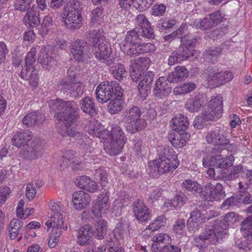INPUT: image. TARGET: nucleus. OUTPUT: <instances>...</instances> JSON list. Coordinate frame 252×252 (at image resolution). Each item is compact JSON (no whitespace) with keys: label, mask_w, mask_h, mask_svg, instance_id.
<instances>
[{"label":"nucleus","mask_w":252,"mask_h":252,"mask_svg":"<svg viewBox=\"0 0 252 252\" xmlns=\"http://www.w3.org/2000/svg\"><path fill=\"white\" fill-rule=\"evenodd\" d=\"M11 144L18 148L27 146L20 152V156L27 160H35L43 154V141L39 138H33L32 132L28 129L16 132L12 138Z\"/></svg>","instance_id":"obj_1"},{"label":"nucleus","mask_w":252,"mask_h":252,"mask_svg":"<svg viewBox=\"0 0 252 252\" xmlns=\"http://www.w3.org/2000/svg\"><path fill=\"white\" fill-rule=\"evenodd\" d=\"M159 158L148 162L147 172L153 178L176 169L179 164L177 155L172 147L159 146L157 148Z\"/></svg>","instance_id":"obj_2"},{"label":"nucleus","mask_w":252,"mask_h":252,"mask_svg":"<svg viewBox=\"0 0 252 252\" xmlns=\"http://www.w3.org/2000/svg\"><path fill=\"white\" fill-rule=\"evenodd\" d=\"M49 106L51 111L56 112L54 115L56 120L62 121L66 126L75 125L79 119L78 105L73 100L65 101L60 98L52 99L49 101Z\"/></svg>","instance_id":"obj_3"},{"label":"nucleus","mask_w":252,"mask_h":252,"mask_svg":"<svg viewBox=\"0 0 252 252\" xmlns=\"http://www.w3.org/2000/svg\"><path fill=\"white\" fill-rule=\"evenodd\" d=\"M90 35L89 41L93 45L92 51L96 59L111 66L113 61L108 60L112 53L110 44L104 36L96 31H93Z\"/></svg>","instance_id":"obj_4"},{"label":"nucleus","mask_w":252,"mask_h":252,"mask_svg":"<svg viewBox=\"0 0 252 252\" xmlns=\"http://www.w3.org/2000/svg\"><path fill=\"white\" fill-rule=\"evenodd\" d=\"M57 88L63 94L75 98L80 97L85 90V86L82 82L70 80L67 78L61 79L58 83Z\"/></svg>","instance_id":"obj_5"},{"label":"nucleus","mask_w":252,"mask_h":252,"mask_svg":"<svg viewBox=\"0 0 252 252\" xmlns=\"http://www.w3.org/2000/svg\"><path fill=\"white\" fill-rule=\"evenodd\" d=\"M116 90H123L115 81L101 82L95 90L96 98L98 102L104 103L115 96Z\"/></svg>","instance_id":"obj_6"},{"label":"nucleus","mask_w":252,"mask_h":252,"mask_svg":"<svg viewBox=\"0 0 252 252\" xmlns=\"http://www.w3.org/2000/svg\"><path fill=\"white\" fill-rule=\"evenodd\" d=\"M226 234V232L223 229L215 227L214 228L205 227L204 231L198 237L194 238V241L197 247L202 246L206 241L214 245L220 243L222 237Z\"/></svg>","instance_id":"obj_7"},{"label":"nucleus","mask_w":252,"mask_h":252,"mask_svg":"<svg viewBox=\"0 0 252 252\" xmlns=\"http://www.w3.org/2000/svg\"><path fill=\"white\" fill-rule=\"evenodd\" d=\"M198 39V36L190 33L181 37V45L176 52L182 61L187 60L194 55V49Z\"/></svg>","instance_id":"obj_8"},{"label":"nucleus","mask_w":252,"mask_h":252,"mask_svg":"<svg viewBox=\"0 0 252 252\" xmlns=\"http://www.w3.org/2000/svg\"><path fill=\"white\" fill-rule=\"evenodd\" d=\"M200 195L205 201H214L221 200L225 197V193L220 183H217L215 186L208 183L202 187Z\"/></svg>","instance_id":"obj_9"},{"label":"nucleus","mask_w":252,"mask_h":252,"mask_svg":"<svg viewBox=\"0 0 252 252\" xmlns=\"http://www.w3.org/2000/svg\"><path fill=\"white\" fill-rule=\"evenodd\" d=\"M89 50L87 42L77 39L71 42L69 51L74 60L84 63L87 60Z\"/></svg>","instance_id":"obj_10"},{"label":"nucleus","mask_w":252,"mask_h":252,"mask_svg":"<svg viewBox=\"0 0 252 252\" xmlns=\"http://www.w3.org/2000/svg\"><path fill=\"white\" fill-rule=\"evenodd\" d=\"M151 60L148 57H140L130 61V76L135 82L140 80L145 74V70Z\"/></svg>","instance_id":"obj_11"},{"label":"nucleus","mask_w":252,"mask_h":252,"mask_svg":"<svg viewBox=\"0 0 252 252\" xmlns=\"http://www.w3.org/2000/svg\"><path fill=\"white\" fill-rule=\"evenodd\" d=\"M207 109L204 110L205 118L210 119V121H216L220 118L222 113V98L220 96L212 98L209 102Z\"/></svg>","instance_id":"obj_12"},{"label":"nucleus","mask_w":252,"mask_h":252,"mask_svg":"<svg viewBox=\"0 0 252 252\" xmlns=\"http://www.w3.org/2000/svg\"><path fill=\"white\" fill-rule=\"evenodd\" d=\"M220 130L216 129L213 131L209 132L206 137V140L208 143H212L215 145L212 148V153L219 154L220 153L229 143V140L225 139L222 134L220 133Z\"/></svg>","instance_id":"obj_13"},{"label":"nucleus","mask_w":252,"mask_h":252,"mask_svg":"<svg viewBox=\"0 0 252 252\" xmlns=\"http://www.w3.org/2000/svg\"><path fill=\"white\" fill-rule=\"evenodd\" d=\"M103 127H89V132L90 134L102 139L104 143H108L110 140L116 138L120 131H123L120 127H112L110 131Z\"/></svg>","instance_id":"obj_14"},{"label":"nucleus","mask_w":252,"mask_h":252,"mask_svg":"<svg viewBox=\"0 0 252 252\" xmlns=\"http://www.w3.org/2000/svg\"><path fill=\"white\" fill-rule=\"evenodd\" d=\"M172 81L168 77H160L156 80L154 86L153 94L157 99H162L167 96L171 92Z\"/></svg>","instance_id":"obj_15"},{"label":"nucleus","mask_w":252,"mask_h":252,"mask_svg":"<svg viewBox=\"0 0 252 252\" xmlns=\"http://www.w3.org/2000/svg\"><path fill=\"white\" fill-rule=\"evenodd\" d=\"M132 210L136 219L139 223L148 221L152 217V211L141 200H135L132 205Z\"/></svg>","instance_id":"obj_16"},{"label":"nucleus","mask_w":252,"mask_h":252,"mask_svg":"<svg viewBox=\"0 0 252 252\" xmlns=\"http://www.w3.org/2000/svg\"><path fill=\"white\" fill-rule=\"evenodd\" d=\"M126 140L123 131H120L116 138L112 139L110 142L105 144L104 150L110 156L117 155L122 152Z\"/></svg>","instance_id":"obj_17"},{"label":"nucleus","mask_w":252,"mask_h":252,"mask_svg":"<svg viewBox=\"0 0 252 252\" xmlns=\"http://www.w3.org/2000/svg\"><path fill=\"white\" fill-rule=\"evenodd\" d=\"M188 127H177L173 129L169 138L172 145L176 148L185 146L190 137V134L186 132Z\"/></svg>","instance_id":"obj_18"},{"label":"nucleus","mask_w":252,"mask_h":252,"mask_svg":"<svg viewBox=\"0 0 252 252\" xmlns=\"http://www.w3.org/2000/svg\"><path fill=\"white\" fill-rule=\"evenodd\" d=\"M233 77V74L229 71H214L208 75L207 81L210 85L218 87L230 81Z\"/></svg>","instance_id":"obj_19"},{"label":"nucleus","mask_w":252,"mask_h":252,"mask_svg":"<svg viewBox=\"0 0 252 252\" xmlns=\"http://www.w3.org/2000/svg\"><path fill=\"white\" fill-rule=\"evenodd\" d=\"M223 19L220 11L213 12L201 20L196 26L201 30H208L217 26Z\"/></svg>","instance_id":"obj_20"},{"label":"nucleus","mask_w":252,"mask_h":252,"mask_svg":"<svg viewBox=\"0 0 252 252\" xmlns=\"http://www.w3.org/2000/svg\"><path fill=\"white\" fill-rule=\"evenodd\" d=\"M190 214L187 225L189 231H195L199 229L200 224L205 222L206 217L203 212L197 208L192 211Z\"/></svg>","instance_id":"obj_21"},{"label":"nucleus","mask_w":252,"mask_h":252,"mask_svg":"<svg viewBox=\"0 0 252 252\" xmlns=\"http://www.w3.org/2000/svg\"><path fill=\"white\" fill-rule=\"evenodd\" d=\"M154 76L155 74L153 71H148L143 78L140 80L138 90L140 97L143 101L146 99L150 93Z\"/></svg>","instance_id":"obj_22"},{"label":"nucleus","mask_w":252,"mask_h":252,"mask_svg":"<svg viewBox=\"0 0 252 252\" xmlns=\"http://www.w3.org/2000/svg\"><path fill=\"white\" fill-rule=\"evenodd\" d=\"M54 58L52 53V47L47 46L40 49L38 61L43 68L49 69L55 63Z\"/></svg>","instance_id":"obj_23"},{"label":"nucleus","mask_w":252,"mask_h":252,"mask_svg":"<svg viewBox=\"0 0 252 252\" xmlns=\"http://www.w3.org/2000/svg\"><path fill=\"white\" fill-rule=\"evenodd\" d=\"M62 19L65 26L71 30L78 29L82 25L81 13L63 12Z\"/></svg>","instance_id":"obj_24"},{"label":"nucleus","mask_w":252,"mask_h":252,"mask_svg":"<svg viewBox=\"0 0 252 252\" xmlns=\"http://www.w3.org/2000/svg\"><path fill=\"white\" fill-rule=\"evenodd\" d=\"M91 200L90 195L83 190L76 191L72 194L73 207L77 210H81L86 208Z\"/></svg>","instance_id":"obj_25"},{"label":"nucleus","mask_w":252,"mask_h":252,"mask_svg":"<svg viewBox=\"0 0 252 252\" xmlns=\"http://www.w3.org/2000/svg\"><path fill=\"white\" fill-rule=\"evenodd\" d=\"M126 115L125 122L130 124L131 126H140L143 120L141 119L142 115L141 109L136 106H132L129 109L126 110Z\"/></svg>","instance_id":"obj_26"},{"label":"nucleus","mask_w":252,"mask_h":252,"mask_svg":"<svg viewBox=\"0 0 252 252\" xmlns=\"http://www.w3.org/2000/svg\"><path fill=\"white\" fill-rule=\"evenodd\" d=\"M115 92V96L112 99H110L108 106V112L111 114H115L121 111L124 104V100L122 99L123 94V90H116Z\"/></svg>","instance_id":"obj_27"},{"label":"nucleus","mask_w":252,"mask_h":252,"mask_svg":"<svg viewBox=\"0 0 252 252\" xmlns=\"http://www.w3.org/2000/svg\"><path fill=\"white\" fill-rule=\"evenodd\" d=\"M45 225L47 226L48 229L52 227V229H55V231L58 233L62 234V230H66L67 228V224L64 223L63 215H55V216H51L50 219L48 220L45 222Z\"/></svg>","instance_id":"obj_28"},{"label":"nucleus","mask_w":252,"mask_h":252,"mask_svg":"<svg viewBox=\"0 0 252 252\" xmlns=\"http://www.w3.org/2000/svg\"><path fill=\"white\" fill-rule=\"evenodd\" d=\"M110 203L109 202V193L103 192L100 193L98 197L94 201L93 206V211H98L97 214H101L105 213L109 208Z\"/></svg>","instance_id":"obj_29"},{"label":"nucleus","mask_w":252,"mask_h":252,"mask_svg":"<svg viewBox=\"0 0 252 252\" xmlns=\"http://www.w3.org/2000/svg\"><path fill=\"white\" fill-rule=\"evenodd\" d=\"M23 22L27 27L35 28L37 31L40 24L39 11L34 9L27 11L23 18Z\"/></svg>","instance_id":"obj_30"},{"label":"nucleus","mask_w":252,"mask_h":252,"mask_svg":"<svg viewBox=\"0 0 252 252\" xmlns=\"http://www.w3.org/2000/svg\"><path fill=\"white\" fill-rule=\"evenodd\" d=\"M45 120L44 115L36 111L27 114L23 119V123L26 126H35L42 125Z\"/></svg>","instance_id":"obj_31"},{"label":"nucleus","mask_w":252,"mask_h":252,"mask_svg":"<svg viewBox=\"0 0 252 252\" xmlns=\"http://www.w3.org/2000/svg\"><path fill=\"white\" fill-rule=\"evenodd\" d=\"M38 70L35 68L28 69L26 67H23L20 73L21 78L27 80L29 81L30 85L33 87L37 86L38 83Z\"/></svg>","instance_id":"obj_32"},{"label":"nucleus","mask_w":252,"mask_h":252,"mask_svg":"<svg viewBox=\"0 0 252 252\" xmlns=\"http://www.w3.org/2000/svg\"><path fill=\"white\" fill-rule=\"evenodd\" d=\"M92 234V230L89 225H85L81 227L77 233V243L80 246L89 244Z\"/></svg>","instance_id":"obj_33"},{"label":"nucleus","mask_w":252,"mask_h":252,"mask_svg":"<svg viewBox=\"0 0 252 252\" xmlns=\"http://www.w3.org/2000/svg\"><path fill=\"white\" fill-rule=\"evenodd\" d=\"M153 243L151 246V250L153 252H157L163 247L161 244L164 245L169 244L171 241L170 236L166 233H159L154 236L152 238Z\"/></svg>","instance_id":"obj_34"},{"label":"nucleus","mask_w":252,"mask_h":252,"mask_svg":"<svg viewBox=\"0 0 252 252\" xmlns=\"http://www.w3.org/2000/svg\"><path fill=\"white\" fill-rule=\"evenodd\" d=\"M203 104V95L197 94L194 97L189 98L185 103V108L189 112H197L200 110Z\"/></svg>","instance_id":"obj_35"},{"label":"nucleus","mask_w":252,"mask_h":252,"mask_svg":"<svg viewBox=\"0 0 252 252\" xmlns=\"http://www.w3.org/2000/svg\"><path fill=\"white\" fill-rule=\"evenodd\" d=\"M79 105L83 112L93 116L96 114V108L95 103L90 96H86L82 99L79 102Z\"/></svg>","instance_id":"obj_36"},{"label":"nucleus","mask_w":252,"mask_h":252,"mask_svg":"<svg viewBox=\"0 0 252 252\" xmlns=\"http://www.w3.org/2000/svg\"><path fill=\"white\" fill-rule=\"evenodd\" d=\"M188 74V71L185 67L178 66L175 67L174 71L168 74V80L173 83L178 82L187 77Z\"/></svg>","instance_id":"obj_37"},{"label":"nucleus","mask_w":252,"mask_h":252,"mask_svg":"<svg viewBox=\"0 0 252 252\" xmlns=\"http://www.w3.org/2000/svg\"><path fill=\"white\" fill-rule=\"evenodd\" d=\"M222 51V49L219 47L206 50L203 53L204 60L207 63H216L218 62V58L221 54Z\"/></svg>","instance_id":"obj_38"},{"label":"nucleus","mask_w":252,"mask_h":252,"mask_svg":"<svg viewBox=\"0 0 252 252\" xmlns=\"http://www.w3.org/2000/svg\"><path fill=\"white\" fill-rule=\"evenodd\" d=\"M53 23L52 16L49 15L45 16L43 19L42 23H40V26L37 29V32L42 36H45L51 30Z\"/></svg>","instance_id":"obj_39"},{"label":"nucleus","mask_w":252,"mask_h":252,"mask_svg":"<svg viewBox=\"0 0 252 252\" xmlns=\"http://www.w3.org/2000/svg\"><path fill=\"white\" fill-rule=\"evenodd\" d=\"M23 226V222L20 220L14 219L10 221L9 224L8 232L9 237L11 240L16 239Z\"/></svg>","instance_id":"obj_40"},{"label":"nucleus","mask_w":252,"mask_h":252,"mask_svg":"<svg viewBox=\"0 0 252 252\" xmlns=\"http://www.w3.org/2000/svg\"><path fill=\"white\" fill-rule=\"evenodd\" d=\"M111 65L110 70L115 78L121 80L126 76L127 72L123 64L113 62Z\"/></svg>","instance_id":"obj_41"},{"label":"nucleus","mask_w":252,"mask_h":252,"mask_svg":"<svg viewBox=\"0 0 252 252\" xmlns=\"http://www.w3.org/2000/svg\"><path fill=\"white\" fill-rule=\"evenodd\" d=\"M106 230V222L101 218H97L94 225V235L99 240L104 238V234Z\"/></svg>","instance_id":"obj_42"},{"label":"nucleus","mask_w":252,"mask_h":252,"mask_svg":"<svg viewBox=\"0 0 252 252\" xmlns=\"http://www.w3.org/2000/svg\"><path fill=\"white\" fill-rule=\"evenodd\" d=\"M177 21L172 17H163L158 20L157 23V28L160 32L172 28L175 25Z\"/></svg>","instance_id":"obj_43"},{"label":"nucleus","mask_w":252,"mask_h":252,"mask_svg":"<svg viewBox=\"0 0 252 252\" xmlns=\"http://www.w3.org/2000/svg\"><path fill=\"white\" fill-rule=\"evenodd\" d=\"M124 54L130 57H136L140 54L139 44H123L121 47Z\"/></svg>","instance_id":"obj_44"},{"label":"nucleus","mask_w":252,"mask_h":252,"mask_svg":"<svg viewBox=\"0 0 252 252\" xmlns=\"http://www.w3.org/2000/svg\"><path fill=\"white\" fill-rule=\"evenodd\" d=\"M82 4L78 0H70L64 6V12L81 13Z\"/></svg>","instance_id":"obj_45"},{"label":"nucleus","mask_w":252,"mask_h":252,"mask_svg":"<svg viewBox=\"0 0 252 252\" xmlns=\"http://www.w3.org/2000/svg\"><path fill=\"white\" fill-rule=\"evenodd\" d=\"M182 189L186 192L194 194L197 192L200 189V185L196 182L191 180H186L182 184Z\"/></svg>","instance_id":"obj_46"},{"label":"nucleus","mask_w":252,"mask_h":252,"mask_svg":"<svg viewBox=\"0 0 252 252\" xmlns=\"http://www.w3.org/2000/svg\"><path fill=\"white\" fill-rule=\"evenodd\" d=\"M196 86L195 83L188 82L174 88L173 92L176 95L184 94L193 91L196 88Z\"/></svg>","instance_id":"obj_47"},{"label":"nucleus","mask_w":252,"mask_h":252,"mask_svg":"<svg viewBox=\"0 0 252 252\" xmlns=\"http://www.w3.org/2000/svg\"><path fill=\"white\" fill-rule=\"evenodd\" d=\"M170 123V126L173 125V126H189V125L187 117L180 113L173 117Z\"/></svg>","instance_id":"obj_48"},{"label":"nucleus","mask_w":252,"mask_h":252,"mask_svg":"<svg viewBox=\"0 0 252 252\" xmlns=\"http://www.w3.org/2000/svg\"><path fill=\"white\" fill-rule=\"evenodd\" d=\"M234 157L232 156L224 158L221 155H218L217 167L226 169L232 165Z\"/></svg>","instance_id":"obj_49"},{"label":"nucleus","mask_w":252,"mask_h":252,"mask_svg":"<svg viewBox=\"0 0 252 252\" xmlns=\"http://www.w3.org/2000/svg\"><path fill=\"white\" fill-rule=\"evenodd\" d=\"M36 48L32 47L28 53L25 58V65L23 67H27L28 69L35 68L33 66V63L35 62Z\"/></svg>","instance_id":"obj_50"},{"label":"nucleus","mask_w":252,"mask_h":252,"mask_svg":"<svg viewBox=\"0 0 252 252\" xmlns=\"http://www.w3.org/2000/svg\"><path fill=\"white\" fill-rule=\"evenodd\" d=\"M165 221V219L164 216H158L146 227L144 231L148 229L151 230L152 232L156 231L164 225Z\"/></svg>","instance_id":"obj_51"},{"label":"nucleus","mask_w":252,"mask_h":252,"mask_svg":"<svg viewBox=\"0 0 252 252\" xmlns=\"http://www.w3.org/2000/svg\"><path fill=\"white\" fill-rule=\"evenodd\" d=\"M139 39V34H138V32L135 30H132L127 32L123 44H137V41Z\"/></svg>","instance_id":"obj_52"},{"label":"nucleus","mask_w":252,"mask_h":252,"mask_svg":"<svg viewBox=\"0 0 252 252\" xmlns=\"http://www.w3.org/2000/svg\"><path fill=\"white\" fill-rule=\"evenodd\" d=\"M33 0H15L14 8L21 12L28 11L30 9Z\"/></svg>","instance_id":"obj_53"},{"label":"nucleus","mask_w":252,"mask_h":252,"mask_svg":"<svg viewBox=\"0 0 252 252\" xmlns=\"http://www.w3.org/2000/svg\"><path fill=\"white\" fill-rule=\"evenodd\" d=\"M237 219V214L235 212H230L226 214L222 221L223 224V227L220 229H224L226 232L227 226L231 225L235 222Z\"/></svg>","instance_id":"obj_54"},{"label":"nucleus","mask_w":252,"mask_h":252,"mask_svg":"<svg viewBox=\"0 0 252 252\" xmlns=\"http://www.w3.org/2000/svg\"><path fill=\"white\" fill-rule=\"evenodd\" d=\"M156 0H135L134 7L140 11H145L149 8Z\"/></svg>","instance_id":"obj_55"},{"label":"nucleus","mask_w":252,"mask_h":252,"mask_svg":"<svg viewBox=\"0 0 252 252\" xmlns=\"http://www.w3.org/2000/svg\"><path fill=\"white\" fill-rule=\"evenodd\" d=\"M94 176L96 180L100 181L102 185L106 184L107 181V174L104 167L101 166L95 170Z\"/></svg>","instance_id":"obj_56"},{"label":"nucleus","mask_w":252,"mask_h":252,"mask_svg":"<svg viewBox=\"0 0 252 252\" xmlns=\"http://www.w3.org/2000/svg\"><path fill=\"white\" fill-rule=\"evenodd\" d=\"M186 223L184 219H178L173 225V231L177 234L182 235L185 232Z\"/></svg>","instance_id":"obj_57"},{"label":"nucleus","mask_w":252,"mask_h":252,"mask_svg":"<svg viewBox=\"0 0 252 252\" xmlns=\"http://www.w3.org/2000/svg\"><path fill=\"white\" fill-rule=\"evenodd\" d=\"M48 206L53 213L52 216H55V215H63V207L60 201L54 202L53 201H50L48 202Z\"/></svg>","instance_id":"obj_58"},{"label":"nucleus","mask_w":252,"mask_h":252,"mask_svg":"<svg viewBox=\"0 0 252 252\" xmlns=\"http://www.w3.org/2000/svg\"><path fill=\"white\" fill-rule=\"evenodd\" d=\"M103 10V8L101 6L96 7L92 11L91 21L92 23H96L101 20Z\"/></svg>","instance_id":"obj_59"},{"label":"nucleus","mask_w":252,"mask_h":252,"mask_svg":"<svg viewBox=\"0 0 252 252\" xmlns=\"http://www.w3.org/2000/svg\"><path fill=\"white\" fill-rule=\"evenodd\" d=\"M166 9V7L163 3H156L152 7V15L158 17L163 16Z\"/></svg>","instance_id":"obj_60"},{"label":"nucleus","mask_w":252,"mask_h":252,"mask_svg":"<svg viewBox=\"0 0 252 252\" xmlns=\"http://www.w3.org/2000/svg\"><path fill=\"white\" fill-rule=\"evenodd\" d=\"M105 243L107 249L114 248L118 245V239L113 232H110L106 237Z\"/></svg>","instance_id":"obj_61"},{"label":"nucleus","mask_w":252,"mask_h":252,"mask_svg":"<svg viewBox=\"0 0 252 252\" xmlns=\"http://www.w3.org/2000/svg\"><path fill=\"white\" fill-rule=\"evenodd\" d=\"M75 127H60L59 133L63 136H72L75 137L77 135H80V133L77 132L75 129Z\"/></svg>","instance_id":"obj_62"},{"label":"nucleus","mask_w":252,"mask_h":252,"mask_svg":"<svg viewBox=\"0 0 252 252\" xmlns=\"http://www.w3.org/2000/svg\"><path fill=\"white\" fill-rule=\"evenodd\" d=\"M243 172V168L241 165L233 166L227 174V179L232 180L237 178L239 174Z\"/></svg>","instance_id":"obj_63"},{"label":"nucleus","mask_w":252,"mask_h":252,"mask_svg":"<svg viewBox=\"0 0 252 252\" xmlns=\"http://www.w3.org/2000/svg\"><path fill=\"white\" fill-rule=\"evenodd\" d=\"M218 155L216 156H206L202 159V164L204 167H208L209 166L217 167Z\"/></svg>","instance_id":"obj_64"}]
</instances>
